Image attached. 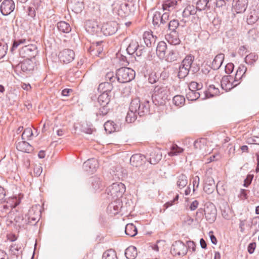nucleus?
<instances>
[{"label":"nucleus","instance_id":"nucleus-1","mask_svg":"<svg viewBox=\"0 0 259 259\" xmlns=\"http://www.w3.org/2000/svg\"><path fill=\"white\" fill-rule=\"evenodd\" d=\"M149 102L146 100L141 102L139 98H135L132 100L129 107L130 111H134L140 116L149 114Z\"/></svg>","mask_w":259,"mask_h":259},{"label":"nucleus","instance_id":"nucleus-2","mask_svg":"<svg viewBox=\"0 0 259 259\" xmlns=\"http://www.w3.org/2000/svg\"><path fill=\"white\" fill-rule=\"evenodd\" d=\"M168 91L167 87L163 85H156L153 91L152 96L153 102L155 105H162L167 99Z\"/></svg>","mask_w":259,"mask_h":259},{"label":"nucleus","instance_id":"nucleus-3","mask_svg":"<svg viewBox=\"0 0 259 259\" xmlns=\"http://www.w3.org/2000/svg\"><path fill=\"white\" fill-rule=\"evenodd\" d=\"M116 75L117 81L123 83L133 80L135 77V72L131 68L121 67L117 70Z\"/></svg>","mask_w":259,"mask_h":259},{"label":"nucleus","instance_id":"nucleus-4","mask_svg":"<svg viewBox=\"0 0 259 259\" xmlns=\"http://www.w3.org/2000/svg\"><path fill=\"white\" fill-rule=\"evenodd\" d=\"M110 95L107 93H102L98 98V102L101 106L97 115H105L109 110L108 104L110 101Z\"/></svg>","mask_w":259,"mask_h":259},{"label":"nucleus","instance_id":"nucleus-5","mask_svg":"<svg viewBox=\"0 0 259 259\" xmlns=\"http://www.w3.org/2000/svg\"><path fill=\"white\" fill-rule=\"evenodd\" d=\"M125 191V186L121 183H114L107 189V193L113 198L121 197Z\"/></svg>","mask_w":259,"mask_h":259},{"label":"nucleus","instance_id":"nucleus-6","mask_svg":"<svg viewBox=\"0 0 259 259\" xmlns=\"http://www.w3.org/2000/svg\"><path fill=\"white\" fill-rule=\"evenodd\" d=\"M126 51L129 55L134 54L138 57L143 55L146 53V49L144 46L139 45L135 40H132L126 48Z\"/></svg>","mask_w":259,"mask_h":259},{"label":"nucleus","instance_id":"nucleus-7","mask_svg":"<svg viewBox=\"0 0 259 259\" xmlns=\"http://www.w3.org/2000/svg\"><path fill=\"white\" fill-rule=\"evenodd\" d=\"M188 248L181 241H175L171 247L170 252L174 255L184 256L186 254Z\"/></svg>","mask_w":259,"mask_h":259},{"label":"nucleus","instance_id":"nucleus-8","mask_svg":"<svg viewBox=\"0 0 259 259\" xmlns=\"http://www.w3.org/2000/svg\"><path fill=\"white\" fill-rule=\"evenodd\" d=\"M198 10L194 5H189L183 10L182 21L186 23L191 18H195Z\"/></svg>","mask_w":259,"mask_h":259},{"label":"nucleus","instance_id":"nucleus-9","mask_svg":"<svg viewBox=\"0 0 259 259\" xmlns=\"http://www.w3.org/2000/svg\"><path fill=\"white\" fill-rule=\"evenodd\" d=\"M35 66V63L32 60L27 59L17 64L16 69V70L20 69L23 72L28 73L33 70Z\"/></svg>","mask_w":259,"mask_h":259},{"label":"nucleus","instance_id":"nucleus-10","mask_svg":"<svg viewBox=\"0 0 259 259\" xmlns=\"http://www.w3.org/2000/svg\"><path fill=\"white\" fill-rule=\"evenodd\" d=\"M58 57L61 62L68 64L74 60L75 53L73 50L66 49L59 53Z\"/></svg>","mask_w":259,"mask_h":259},{"label":"nucleus","instance_id":"nucleus-11","mask_svg":"<svg viewBox=\"0 0 259 259\" xmlns=\"http://www.w3.org/2000/svg\"><path fill=\"white\" fill-rule=\"evenodd\" d=\"M15 5L13 0H4L1 5V12L4 16H8L15 9Z\"/></svg>","mask_w":259,"mask_h":259},{"label":"nucleus","instance_id":"nucleus-12","mask_svg":"<svg viewBox=\"0 0 259 259\" xmlns=\"http://www.w3.org/2000/svg\"><path fill=\"white\" fill-rule=\"evenodd\" d=\"M41 214V211L39 206H34L29 210L27 214V219L33 223H30V225H35L39 220Z\"/></svg>","mask_w":259,"mask_h":259},{"label":"nucleus","instance_id":"nucleus-13","mask_svg":"<svg viewBox=\"0 0 259 259\" xmlns=\"http://www.w3.org/2000/svg\"><path fill=\"white\" fill-rule=\"evenodd\" d=\"M248 0H233V10L234 12L238 13H244L248 5Z\"/></svg>","mask_w":259,"mask_h":259},{"label":"nucleus","instance_id":"nucleus-14","mask_svg":"<svg viewBox=\"0 0 259 259\" xmlns=\"http://www.w3.org/2000/svg\"><path fill=\"white\" fill-rule=\"evenodd\" d=\"M117 30V24L115 22H110L104 24L102 27V31L105 35H111Z\"/></svg>","mask_w":259,"mask_h":259},{"label":"nucleus","instance_id":"nucleus-15","mask_svg":"<svg viewBox=\"0 0 259 259\" xmlns=\"http://www.w3.org/2000/svg\"><path fill=\"white\" fill-rule=\"evenodd\" d=\"M233 77L231 75H226L222 77L221 80V87L226 91H230L236 87L237 83H234V81L232 82Z\"/></svg>","mask_w":259,"mask_h":259},{"label":"nucleus","instance_id":"nucleus-16","mask_svg":"<svg viewBox=\"0 0 259 259\" xmlns=\"http://www.w3.org/2000/svg\"><path fill=\"white\" fill-rule=\"evenodd\" d=\"M205 216L206 219L210 223L214 222L217 217V209L213 204L209 205L205 209Z\"/></svg>","mask_w":259,"mask_h":259},{"label":"nucleus","instance_id":"nucleus-17","mask_svg":"<svg viewBox=\"0 0 259 259\" xmlns=\"http://www.w3.org/2000/svg\"><path fill=\"white\" fill-rule=\"evenodd\" d=\"M98 167V161L94 158L89 159L83 164V169L89 172H95Z\"/></svg>","mask_w":259,"mask_h":259},{"label":"nucleus","instance_id":"nucleus-18","mask_svg":"<svg viewBox=\"0 0 259 259\" xmlns=\"http://www.w3.org/2000/svg\"><path fill=\"white\" fill-rule=\"evenodd\" d=\"M85 27L87 31L93 34H97L102 31V27H101L98 25L97 22L95 21H88L87 22Z\"/></svg>","mask_w":259,"mask_h":259},{"label":"nucleus","instance_id":"nucleus-19","mask_svg":"<svg viewBox=\"0 0 259 259\" xmlns=\"http://www.w3.org/2000/svg\"><path fill=\"white\" fill-rule=\"evenodd\" d=\"M165 39L169 44L172 45H179L181 42L179 33L177 31L169 32L165 35Z\"/></svg>","mask_w":259,"mask_h":259},{"label":"nucleus","instance_id":"nucleus-20","mask_svg":"<svg viewBox=\"0 0 259 259\" xmlns=\"http://www.w3.org/2000/svg\"><path fill=\"white\" fill-rule=\"evenodd\" d=\"M259 19V7L251 9L247 17V23L249 25L254 24Z\"/></svg>","mask_w":259,"mask_h":259},{"label":"nucleus","instance_id":"nucleus-21","mask_svg":"<svg viewBox=\"0 0 259 259\" xmlns=\"http://www.w3.org/2000/svg\"><path fill=\"white\" fill-rule=\"evenodd\" d=\"M145 157L141 154H135L130 158V163L132 165L138 167L142 165L145 161Z\"/></svg>","mask_w":259,"mask_h":259},{"label":"nucleus","instance_id":"nucleus-22","mask_svg":"<svg viewBox=\"0 0 259 259\" xmlns=\"http://www.w3.org/2000/svg\"><path fill=\"white\" fill-rule=\"evenodd\" d=\"M143 39L147 47H151L156 41L155 37L151 31H145L143 35Z\"/></svg>","mask_w":259,"mask_h":259},{"label":"nucleus","instance_id":"nucleus-23","mask_svg":"<svg viewBox=\"0 0 259 259\" xmlns=\"http://www.w3.org/2000/svg\"><path fill=\"white\" fill-rule=\"evenodd\" d=\"M16 148L20 151L28 153L31 152L33 150L32 146L25 141L18 142L16 144Z\"/></svg>","mask_w":259,"mask_h":259},{"label":"nucleus","instance_id":"nucleus-24","mask_svg":"<svg viewBox=\"0 0 259 259\" xmlns=\"http://www.w3.org/2000/svg\"><path fill=\"white\" fill-rule=\"evenodd\" d=\"M177 4V0H164L162 4V9L163 11L171 12L176 8Z\"/></svg>","mask_w":259,"mask_h":259},{"label":"nucleus","instance_id":"nucleus-25","mask_svg":"<svg viewBox=\"0 0 259 259\" xmlns=\"http://www.w3.org/2000/svg\"><path fill=\"white\" fill-rule=\"evenodd\" d=\"M10 251L11 254V257L14 259H17L19 254L22 252L21 244H13L11 245Z\"/></svg>","mask_w":259,"mask_h":259},{"label":"nucleus","instance_id":"nucleus-26","mask_svg":"<svg viewBox=\"0 0 259 259\" xmlns=\"http://www.w3.org/2000/svg\"><path fill=\"white\" fill-rule=\"evenodd\" d=\"M224 57L225 56L223 54L220 53L218 54L212 61L211 68L213 70L219 69L223 62Z\"/></svg>","mask_w":259,"mask_h":259},{"label":"nucleus","instance_id":"nucleus-27","mask_svg":"<svg viewBox=\"0 0 259 259\" xmlns=\"http://www.w3.org/2000/svg\"><path fill=\"white\" fill-rule=\"evenodd\" d=\"M166 48V44L164 41H160L158 44L156 48V54L160 59L165 58Z\"/></svg>","mask_w":259,"mask_h":259},{"label":"nucleus","instance_id":"nucleus-28","mask_svg":"<svg viewBox=\"0 0 259 259\" xmlns=\"http://www.w3.org/2000/svg\"><path fill=\"white\" fill-rule=\"evenodd\" d=\"M113 88V84H112L111 82L105 81L100 83L99 85L98 90L100 92H102V93H107V94L110 95L111 92Z\"/></svg>","mask_w":259,"mask_h":259},{"label":"nucleus","instance_id":"nucleus-29","mask_svg":"<svg viewBox=\"0 0 259 259\" xmlns=\"http://www.w3.org/2000/svg\"><path fill=\"white\" fill-rule=\"evenodd\" d=\"M72 10L76 13H80L84 8L82 0H70Z\"/></svg>","mask_w":259,"mask_h":259},{"label":"nucleus","instance_id":"nucleus-30","mask_svg":"<svg viewBox=\"0 0 259 259\" xmlns=\"http://www.w3.org/2000/svg\"><path fill=\"white\" fill-rule=\"evenodd\" d=\"M188 184L187 177L184 174H181L177 177V186L182 189L187 186Z\"/></svg>","mask_w":259,"mask_h":259},{"label":"nucleus","instance_id":"nucleus-31","mask_svg":"<svg viewBox=\"0 0 259 259\" xmlns=\"http://www.w3.org/2000/svg\"><path fill=\"white\" fill-rule=\"evenodd\" d=\"M204 94L205 97L203 98V99L219 95L220 94V91L218 88H216L214 85L212 84L209 86L208 91H206Z\"/></svg>","mask_w":259,"mask_h":259},{"label":"nucleus","instance_id":"nucleus-32","mask_svg":"<svg viewBox=\"0 0 259 259\" xmlns=\"http://www.w3.org/2000/svg\"><path fill=\"white\" fill-rule=\"evenodd\" d=\"M57 27L60 32L69 33L71 30V28L69 23L65 21H61L57 23Z\"/></svg>","mask_w":259,"mask_h":259},{"label":"nucleus","instance_id":"nucleus-33","mask_svg":"<svg viewBox=\"0 0 259 259\" xmlns=\"http://www.w3.org/2000/svg\"><path fill=\"white\" fill-rule=\"evenodd\" d=\"M125 255L127 259H135L137 255V251L136 247L130 246L125 250Z\"/></svg>","mask_w":259,"mask_h":259},{"label":"nucleus","instance_id":"nucleus-34","mask_svg":"<svg viewBox=\"0 0 259 259\" xmlns=\"http://www.w3.org/2000/svg\"><path fill=\"white\" fill-rule=\"evenodd\" d=\"M161 158L162 154L159 152L154 151L150 154L149 161L152 164H155L158 163Z\"/></svg>","mask_w":259,"mask_h":259},{"label":"nucleus","instance_id":"nucleus-35","mask_svg":"<svg viewBox=\"0 0 259 259\" xmlns=\"http://www.w3.org/2000/svg\"><path fill=\"white\" fill-rule=\"evenodd\" d=\"M28 57H34L36 53V48L33 45H28L23 47L22 50Z\"/></svg>","mask_w":259,"mask_h":259},{"label":"nucleus","instance_id":"nucleus-36","mask_svg":"<svg viewBox=\"0 0 259 259\" xmlns=\"http://www.w3.org/2000/svg\"><path fill=\"white\" fill-rule=\"evenodd\" d=\"M102 41L93 42L92 46L91 47V49L93 48L92 51L95 52V54L96 55L99 56L103 50V47L102 46Z\"/></svg>","mask_w":259,"mask_h":259},{"label":"nucleus","instance_id":"nucleus-37","mask_svg":"<svg viewBox=\"0 0 259 259\" xmlns=\"http://www.w3.org/2000/svg\"><path fill=\"white\" fill-rule=\"evenodd\" d=\"M137 229L134 224H128L125 226V233L127 235L134 237L137 235Z\"/></svg>","mask_w":259,"mask_h":259},{"label":"nucleus","instance_id":"nucleus-38","mask_svg":"<svg viewBox=\"0 0 259 259\" xmlns=\"http://www.w3.org/2000/svg\"><path fill=\"white\" fill-rule=\"evenodd\" d=\"M184 151V149L179 147L176 144H172L170 147V151L168 152V154L170 156H177L181 154Z\"/></svg>","mask_w":259,"mask_h":259},{"label":"nucleus","instance_id":"nucleus-39","mask_svg":"<svg viewBox=\"0 0 259 259\" xmlns=\"http://www.w3.org/2000/svg\"><path fill=\"white\" fill-rule=\"evenodd\" d=\"M17 205L16 204L14 205L11 204H3L0 206V211L3 213V215L11 214L13 212L12 209L15 208Z\"/></svg>","mask_w":259,"mask_h":259},{"label":"nucleus","instance_id":"nucleus-40","mask_svg":"<svg viewBox=\"0 0 259 259\" xmlns=\"http://www.w3.org/2000/svg\"><path fill=\"white\" fill-rule=\"evenodd\" d=\"M194 57L192 55H189L185 57L181 63V65L184 66L191 70L192 64L194 61Z\"/></svg>","mask_w":259,"mask_h":259},{"label":"nucleus","instance_id":"nucleus-41","mask_svg":"<svg viewBox=\"0 0 259 259\" xmlns=\"http://www.w3.org/2000/svg\"><path fill=\"white\" fill-rule=\"evenodd\" d=\"M186 96L189 101H196L200 97V93L197 91L187 90Z\"/></svg>","mask_w":259,"mask_h":259},{"label":"nucleus","instance_id":"nucleus-42","mask_svg":"<svg viewBox=\"0 0 259 259\" xmlns=\"http://www.w3.org/2000/svg\"><path fill=\"white\" fill-rule=\"evenodd\" d=\"M206 144V140L204 138H200L196 140L193 143L194 148L197 150L203 149Z\"/></svg>","mask_w":259,"mask_h":259},{"label":"nucleus","instance_id":"nucleus-43","mask_svg":"<svg viewBox=\"0 0 259 259\" xmlns=\"http://www.w3.org/2000/svg\"><path fill=\"white\" fill-rule=\"evenodd\" d=\"M208 0H198L196 3L195 8L199 11H207Z\"/></svg>","mask_w":259,"mask_h":259},{"label":"nucleus","instance_id":"nucleus-44","mask_svg":"<svg viewBox=\"0 0 259 259\" xmlns=\"http://www.w3.org/2000/svg\"><path fill=\"white\" fill-rule=\"evenodd\" d=\"M179 24V22L178 20L172 19L165 25V27L167 28V31H169V32L177 31V29L178 28Z\"/></svg>","mask_w":259,"mask_h":259},{"label":"nucleus","instance_id":"nucleus-45","mask_svg":"<svg viewBox=\"0 0 259 259\" xmlns=\"http://www.w3.org/2000/svg\"><path fill=\"white\" fill-rule=\"evenodd\" d=\"M191 70L184 66H182L181 64L179 66V70L178 74V76L180 79L185 78L189 74V71Z\"/></svg>","mask_w":259,"mask_h":259},{"label":"nucleus","instance_id":"nucleus-46","mask_svg":"<svg viewBox=\"0 0 259 259\" xmlns=\"http://www.w3.org/2000/svg\"><path fill=\"white\" fill-rule=\"evenodd\" d=\"M102 259H117L116 254L113 249L108 250L104 252Z\"/></svg>","mask_w":259,"mask_h":259},{"label":"nucleus","instance_id":"nucleus-47","mask_svg":"<svg viewBox=\"0 0 259 259\" xmlns=\"http://www.w3.org/2000/svg\"><path fill=\"white\" fill-rule=\"evenodd\" d=\"M172 101L176 106H181L184 104L185 99L183 96L177 95L173 98Z\"/></svg>","mask_w":259,"mask_h":259},{"label":"nucleus","instance_id":"nucleus-48","mask_svg":"<svg viewBox=\"0 0 259 259\" xmlns=\"http://www.w3.org/2000/svg\"><path fill=\"white\" fill-rule=\"evenodd\" d=\"M246 68H245L244 66H240L236 71L235 77H234V81H238L239 79H241L242 76L245 73L246 71Z\"/></svg>","mask_w":259,"mask_h":259},{"label":"nucleus","instance_id":"nucleus-49","mask_svg":"<svg viewBox=\"0 0 259 259\" xmlns=\"http://www.w3.org/2000/svg\"><path fill=\"white\" fill-rule=\"evenodd\" d=\"M202 87L203 85L201 83H199L195 81H192L189 85V89L188 90L198 92V91L201 90Z\"/></svg>","mask_w":259,"mask_h":259},{"label":"nucleus","instance_id":"nucleus-50","mask_svg":"<svg viewBox=\"0 0 259 259\" xmlns=\"http://www.w3.org/2000/svg\"><path fill=\"white\" fill-rule=\"evenodd\" d=\"M137 114L136 112L129 110L125 118L126 121L128 123H132L135 121L137 118Z\"/></svg>","mask_w":259,"mask_h":259},{"label":"nucleus","instance_id":"nucleus-51","mask_svg":"<svg viewBox=\"0 0 259 259\" xmlns=\"http://www.w3.org/2000/svg\"><path fill=\"white\" fill-rule=\"evenodd\" d=\"M177 56L178 53L176 51L171 50L165 57L167 62H172L177 60Z\"/></svg>","mask_w":259,"mask_h":259},{"label":"nucleus","instance_id":"nucleus-52","mask_svg":"<svg viewBox=\"0 0 259 259\" xmlns=\"http://www.w3.org/2000/svg\"><path fill=\"white\" fill-rule=\"evenodd\" d=\"M257 56L253 53H251L246 56L245 62L248 64H253L257 59Z\"/></svg>","mask_w":259,"mask_h":259},{"label":"nucleus","instance_id":"nucleus-53","mask_svg":"<svg viewBox=\"0 0 259 259\" xmlns=\"http://www.w3.org/2000/svg\"><path fill=\"white\" fill-rule=\"evenodd\" d=\"M8 46L5 42H0V59L5 56L7 53Z\"/></svg>","mask_w":259,"mask_h":259},{"label":"nucleus","instance_id":"nucleus-54","mask_svg":"<svg viewBox=\"0 0 259 259\" xmlns=\"http://www.w3.org/2000/svg\"><path fill=\"white\" fill-rule=\"evenodd\" d=\"M161 13L159 11H156L153 16L152 22L155 27H159V20L160 18Z\"/></svg>","mask_w":259,"mask_h":259},{"label":"nucleus","instance_id":"nucleus-55","mask_svg":"<svg viewBox=\"0 0 259 259\" xmlns=\"http://www.w3.org/2000/svg\"><path fill=\"white\" fill-rule=\"evenodd\" d=\"M92 182V187L94 189L97 190L100 188L101 187V181L98 177H93L91 180Z\"/></svg>","mask_w":259,"mask_h":259},{"label":"nucleus","instance_id":"nucleus-56","mask_svg":"<svg viewBox=\"0 0 259 259\" xmlns=\"http://www.w3.org/2000/svg\"><path fill=\"white\" fill-rule=\"evenodd\" d=\"M33 135L32 130L31 128L28 127L24 130L22 135V139L23 140L29 139Z\"/></svg>","mask_w":259,"mask_h":259},{"label":"nucleus","instance_id":"nucleus-57","mask_svg":"<svg viewBox=\"0 0 259 259\" xmlns=\"http://www.w3.org/2000/svg\"><path fill=\"white\" fill-rule=\"evenodd\" d=\"M169 13L168 12H165L161 14L160 18H159V26L160 25H165L166 22L168 20Z\"/></svg>","mask_w":259,"mask_h":259},{"label":"nucleus","instance_id":"nucleus-58","mask_svg":"<svg viewBox=\"0 0 259 259\" xmlns=\"http://www.w3.org/2000/svg\"><path fill=\"white\" fill-rule=\"evenodd\" d=\"M105 79L106 81L111 82L113 84L117 79V77L116 75L114 76L113 72H109L106 74Z\"/></svg>","mask_w":259,"mask_h":259},{"label":"nucleus","instance_id":"nucleus-59","mask_svg":"<svg viewBox=\"0 0 259 259\" xmlns=\"http://www.w3.org/2000/svg\"><path fill=\"white\" fill-rule=\"evenodd\" d=\"M93 128L92 125L88 123H83L82 124V131L87 134H91L93 133Z\"/></svg>","mask_w":259,"mask_h":259},{"label":"nucleus","instance_id":"nucleus-60","mask_svg":"<svg viewBox=\"0 0 259 259\" xmlns=\"http://www.w3.org/2000/svg\"><path fill=\"white\" fill-rule=\"evenodd\" d=\"M158 79L159 76L156 74L155 72H152L149 75L148 80L149 82L151 84L156 82Z\"/></svg>","mask_w":259,"mask_h":259},{"label":"nucleus","instance_id":"nucleus-61","mask_svg":"<svg viewBox=\"0 0 259 259\" xmlns=\"http://www.w3.org/2000/svg\"><path fill=\"white\" fill-rule=\"evenodd\" d=\"M216 186L215 185H204L203 190L205 193L208 194H210L213 192Z\"/></svg>","mask_w":259,"mask_h":259},{"label":"nucleus","instance_id":"nucleus-62","mask_svg":"<svg viewBox=\"0 0 259 259\" xmlns=\"http://www.w3.org/2000/svg\"><path fill=\"white\" fill-rule=\"evenodd\" d=\"M28 215L26 214L25 217L22 218L21 219V222L18 224V226L22 227H24L27 225H30L31 223H33L32 221H29L27 219Z\"/></svg>","mask_w":259,"mask_h":259},{"label":"nucleus","instance_id":"nucleus-63","mask_svg":"<svg viewBox=\"0 0 259 259\" xmlns=\"http://www.w3.org/2000/svg\"><path fill=\"white\" fill-rule=\"evenodd\" d=\"M226 0H217V8L225 10L226 9Z\"/></svg>","mask_w":259,"mask_h":259},{"label":"nucleus","instance_id":"nucleus-64","mask_svg":"<svg viewBox=\"0 0 259 259\" xmlns=\"http://www.w3.org/2000/svg\"><path fill=\"white\" fill-rule=\"evenodd\" d=\"M234 64L232 63H228L225 68V72L227 74H230L232 72L234 69Z\"/></svg>","mask_w":259,"mask_h":259}]
</instances>
